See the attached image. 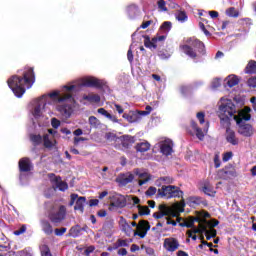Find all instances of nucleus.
I'll return each instance as SVG.
<instances>
[{"mask_svg":"<svg viewBox=\"0 0 256 256\" xmlns=\"http://www.w3.org/2000/svg\"><path fill=\"white\" fill-rule=\"evenodd\" d=\"M247 114L240 112L233 104L231 100H225L221 98V104L218 110V116L220 119V125L223 127H229L231 120L234 119L238 125V133L244 137H251L253 135V126L245 124V121H251V108H246Z\"/></svg>","mask_w":256,"mask_h":256,"instance_id":"f257e3e1","label":"nucleus"},{"mask_svg":"<svg viewBox=\"0 0 256 256\" xmlns=\"http://www.w3.org/2000/svg\"><path fill=\"white\" fill-rule=\"evenodd\" d=\"M81 89L78 85H65L63 86L62 93L53 91L48 94V97L55 103L56 111H58L61 119H69L73 115L75 107V98L73 95Z\"/></svg>","mask_w":256,"mask_h":256,"instance_id":"f03ea898","label":"nucleus"},{"mask_svg":"<svg viewBox=\"0 0 256 256\" xmlns=\"http://www.w3.org/2000/svg\"><path fill=\"white\" fill-rule=\"evenodd\" d=\"M8 87L14 93L15 97L21 99L27 89H31L35 84V72L31 67H25L18 71V75H13L7 80Z\"/></svg>","mask_w":256,"mask_h":256,"instance_id":"7ed1b4c3","label":"nucleus"},{"mask_svg":"<svg viewBox=\"0 0 256 256\" xmlns=\"http://www.w3.org/2000/svg\"><path fill=\"white\" fill-rule=\"evenodd\" d=\"M173 181V178L170 176H163L156 180L157 187H161V189H158L157 195L164 197V199H181V197H183V191H181L179 187L171 185Z\"/></svg>","mask_w":256,"mask_h":256,"instance_id":"20e7f679","label":"nucleus"},{"mask_svg":"<svg viewBox=\"0 0 256 256\" xmlns=\"http://www.w3.org/2000/svg\"><path fill=\"white\" fill-rule=\"evenodd\" d=\"M184 45L180 46L181 51L191 59H196L199 55H205V44L195 37L184 40Z\"/></svg>","mask_w":256,"mask_h":256,"instance_id":"39448f33","label":"nucleus"},{"mask_svg":"<svg viewBox=\"0 0 256 256\" xmlns=\"http://www.w3.org/2000/svg\"><path fill=\"white\" fill-rule=\"evenodd\" d=\"M196 117H197L200 125H204V126L202 128H200L199 126H197V122L192 121L191 127H192L197 139H199L200 141H203V139L205 138V133H207V131H209V122H205V113H203V112H198L196 114Z\"/></svg>","mask_w":256,"mask_h":256,"instance_id":"423d86ee","label":"nucleus"},{"mask_svg":"<svg viewBox=\"0 0 256 256\" xmlns=\"http://www.w3.org/2000/svg\"><path fill=\"white\" fill-rule=\"evenodd\" d=\"M47 99H48V96L43 95L40 98L36 99L34 102V107L32 109V115L34 117L32 122L34 126L37 125V122L35 121L43 117V111H45V107L47 106Z\"/></svg>","mask_w":256,"mask_h":256,"instance_id":"0eeeda50","label":"nucleus"},{"mask_svg":"<svg viewBox=\"0 0 256 256\" xmlns=\"http://www.w3.org/2000/svg\"><path fill=\"white\" fill-rule=\"evenodd\" d=\"M67 215V208L63 205L54 204L48 212L51 223H61Z\"/></svg>","mask_w":256,"mask_h":256,"instance_id":"6e6552de","label":"nucleus"},{"mask_svg":"<svg viewBox=\"0 0 256 256\" xmlns=\"http://www.w3.org/2000/svg\"><path fill=\"white\" fill-rule=\"evenodd\" d=\"M33 165L31 164V160L29 158H22L19 161V169H20V183L21 185H27L29 181V175L25 173H29Z\"/></svg>","mask_w":256,"mask_h":256,"instance_id":"1a4fd4ad","label":"nucleus"},{"mask_svg":"<svg viewBox=\"0 0 256 256\" xmlns=\"http://www.w3.org/2000/svg\"><path fill=\"white\" fill-rule=\"evenodd\" d=\"M30 141L33 143L34 147L42 143L46 149H53L55 147V143L51 141L49 134H45L43 137L39 134H32L30 135Z\"/></svg>","mask_w":256,"mask_h":256,"instance_id":"9d476101","label":"nucleus"},{"mask_svg":"<svg viewBox=\"0 0 256 256\" xmlns=\"http://www.w3.org/2000/svg\"><path fill=\"white\" fill-rule=\"evenodd\" d=\"M83 87H95V89H104L107 87V81L95 76H87L82 79Z\"/></svg>","mask_w":256,"mask_h":256,"instance_id":"9b49d317","label":"nucleus"},{"mask_svg":"<svg viewBox=\"0 0 256 256\" xmlns=\"http://www.w3.org/2000/svg\"><path fill=\"white\" fill-rule=\"evenodd\" d=\"M144 37V47L147 49H151V51L157 49V43H162V41H165L167 39V36H156L154 38H150L149 36H143Z\"/></svg>","mask_w":256,"mask_h":256,"instance_id":"f8f14e48","label":"nucleus"},{"mask_svg":"<svg viewBox=\"0 0 256 256\" xmlns=\"http://www.w3.org/2000/svg\"><path fill=\"white\" fill-rule=\"evenodd\" d=\"M151 229V224L146 220H140L138 223V231L134 232V237H140V239H145L147 233Z\"/></svg>","mask_w":256,"mask_h":256,"instance_id":"ddd939ff","label":"nucleus"},{"mask_svg":"<svg viewBox=\"0 0 256 256\" xmlns=\"http://www.w3.org/2000/svg\"><path fill=\"white\" fill-rule=\"evenodd\" d=\"M158 147L162 155L169 157L173 153V140L166 138L158 143Z\"/></svg>","mask_w":256,"mask_h":256,"instance_id":"4468645a","label":"nucleus"},{"mask_svg":"<svg viewBox=\"0 0 256 256\" xmlns=\"http://www.w3.org/2000/svg\"><path fill=\"white\" fill-rule=\"evenodd\" d=\"M50 181L52 183L53 189L58 191H67L69 189V185L67 182H64L60 176H55L54 174L50 175Z\"/></svg>","mask_w":256,"mask_h":256,"instance_id":"2eb2a0df","label":"nucleus"},{"mask_svg":"<svg viewBox=\"0 0 256 256\" xmlns=\"http://www.w3.org/2000/svg\"><path fill=\"white\" fill-rule=\"evenodd\" d=\"M163 247L168 253H175L179 249V240L177 238L169 237L164 240Z\"/></svg>","mask_w":256,"mask_h":256,"instance_id":"dca6fc26","label":"nucleus"},{"mask_svg":"<svg viewBox=\"0 0 256 256\" xmlns=\"http://www.w3.org/2000/svg\"><path fill=\"white\" fill-rule=\"evenodd\" d=\"M127 206V199L124 195L115 194L111 200V207H117L118 209H123Z\"/></svg>","mask_w":256,"mask_h":256,"instance_id":"f3484780","label":"nucleus"},{"mask_svg":"<svg viewBox=\"0 0 256 256\" xmlns=\"http://www.w3.org/2000/svg\"><path fill=\"white\" fill-rule=\"evenodd\" d=\"M133 179H135V176L131 172L119 174L116 178V183H119V185L125 187V185H129V183H133Z\"/></svg>","mask_w":256,"mask_h":256,"instance_id":"a211bd4d","label":"nucleus"},{"mask_svg":"<svg viewBox=\"0 0 256 256\" xmlns=\"http://www.w3.org/2000/svg\"><path fill=\"white\" fill-rule=\"evenodd\" d=\"M195 233H205L207 241H211L214 237H217V230L211 228L210 230L207 229L206 225H202L200 229H196Z\"/></svg>","mask_w":256,"mask_h":256,"instance_id":"6ab92c4d","label":"nucleus"},{"mask_svg":"<svg viewBox=\"0 0 256 256\" xmlns=\"http://www.w3.org/2000/svg\"><path fill=\"white\" fill-rule=\"evenodd\" d=\"M134 174L137 175V177H139V179H141V180H139L140 187L145 185L146 183H149V181L151 179L147 172L139 170V169H135Z\"/></svg>","mask_w":256,"mask_h":256,"instance_id":"aec40b11","label":"nucleus"},{"mask_svg":"<svg viewBox=\"0 0 256 256\" xmlns=\"http://www.w3.org/2000/svg\"><path fill=\"white\" fill-rule=\"evenodd\" d=\"M187 203L189 207H199V205H207V201L197 196L189 197Z\"/></svg>","mask_w":256,"mask_h":256,"instance_id":"412c9836","label":"nucleus"},{"mask_svg":"<svg viewBox=\"0 0 256 256\" xmlns=\"http://www.w3.org/2000/svg\"><path fill=\"white\" fill-rule=\"evenodd\" d=\"M235 85H239V78L235 74H231L224 79L225 87H235Z\"/></svg>","mask_w":256,"mask_h":256,"instance_id":"4be33fe9","label":"nucleus"},{"mask_svg":"<svg viewBox=\"0 0 256 256\" xmlns=\"http://www.w3.org/2000/svg\"><path fill=\"white\" fill-rule=\"evenodd\" d=\"M126 13L129 19H136L139 15V7L136 4H131L126 8Z\"/></svg>","mask_w":256,"mask_h":256,"instance_id":"5701e85b","label":"nucleus"},{"mask_svg":"<svg viewBox=\"0 0 256 256\" xmlns=\"http://www.w3.org/2000/svg\"><path fill=\"white\" fill-rule=\"evenodd\" d=\"M224 129H226V140L228 141V143H230L231 145H239V139H237V137L235 136V132L229 130V127H224Z\"/></svg>","mask_w":256,"mask_h":256,"instance_id":"b1692460","label":"nucleus"},{"mask_svg":"<svg viewBox=\"0 0 256 256\" xmlns=\"http://www.w3.org/2000/svg\"><path fill=\"white\" fill-rule=\"evenodd\" d=\"M85 203H87V198L85 196L78 197L74 206V210L83 213L85 211Z\"/></svg>","mask_w":256,"mask_h":256,"instance_id":"393cba45","label":"nucleus"},{"mask_svg":"<svg viewBox=\"0 0 256 256\" xmlns=\"http://www.w3.org/2000/svg\"><path fill=\"white\" fill-rule=\"evenodd\" d=\"M123 119L128 121V123H137L139 121V113L130 111L129 113H124L122 115Z\"/></svg>","mask_w":256,"mask_h":256,"instance_id":"a878e982","label":"nucleus"},{"mask_svg":"<svg viewBox=\"0 0 256 256\" xmlns=\"http://www.w3.org/2000/svg\"><path fill=\"white\" fill-rule=\"evenodd\" d=\"M200 217L201 218H199V217L195 218L194 221L196 223H199L200 228L203 227V225L207 226V223H209L207 221V219H209V217H211V214H209V212L203 211V212H201Z\"/></svg>","mask_w":256,"mask_h":256,"instance_id":"bb28decb","label":"nucleus"},{"mask_svg":"<svg viewBox=\"0 0 256 256\" xmlns=\"http://www.w3.org/2000/svg\"><path fill=\"white\" fill-rule=\"evenodd\" d=\"M121 230L127 237H131L132 235H135V230H133V227L130 226L129 223H127L125 220L121 223Z\"/></svg>","mask_w":256,"mask_h":256,"instance_id":"cd10ccee","label":"nucleus"},{"mask_svg":"<svg viewBox=\"0 0 256 256\" xmlns=\"http://www.w3.org/2000/svg\"><path fill=\"white\" fill-rule=\"evenodd\" d=\"M160 212L159 213H154L153 217L155 219H163V217H167V215L169 214V207H167V205H160L159 206Z\"/></svg>","mask_w":256,"mask_h":256,"instance_id":"c85d7f7f","label":"nucleus"},{"mask_svg":"<svg viewBox=\"0 0 256 256\" xmlns=\"http://www.w3.org/2000/svg\"><path fill=\"white\" fill-rule=\"evenodd\" d=\"M82 101H88L89 103H99L101 101V96H99V94H84L82 96Z\"/></svg>","mask_w":256,"mask_h":256,"instance_id":"c756f323","label":"nucleus"},{"mask_svg":"<svg viewBox=\"0 0 256 256\" xmlns=\"http://www.w3.org/2000/svg\"><path fill=\"white\" fill-rule=\"evenodd\" d=\"M41 227H42V231L46 235H51L53 233V226H51V223L49 221L42 220L41 221Z\"/></svg>","mask_w":256,"mask_h":256,"instance_id":"7c9ffc66","label":"nucleus"},{"mask_svg":"<svg viewBox=\"0 0 256 256\" xmlns=\"http://www.w3.org/2000/svg\"><path fill=\"white\" fill-rule=\"evenodd\" d=\"M149 149H151V144H149V142H139L136 145V151H138L139 153H146V151H149Z\"/></svg>","mask_w":256,"mask_h":256,"instance_id":"2f4dec72","label":"nucleus"},{"mask_svg":"<svg viewBox=\"0 0 256 256\" xmlns=\"http://www.w3.org/2000/svg\"><path fill=\"white\" fill-rule=\"evenodd\" d=\"M81 230L82 228L79 225L72 226L69 230L68 237H73L74 239H76V237H79V235H81Z\"/></svg>","mask_w":256,"mask_h":256,"instance_id":"473e14b6","label":"nucleus"},{"mask_svg":"<svg viewBox=\"0 0 256 256\" xmlns=\"http://www.w3.org/2000/svg\"><path fill=\"white\" fill-rule=\"evenodd\" d=\"M121 141H122L123 147H125L126 149H129V147L133 145L135 140L131 136H123V139H121Z\"/></svg>","mask_w":256,"mask_h":256,"instance_id":"72a5a7b5","label":"nucleus"},{"mask_svg":"<svg viewBox=\"0 0 256 256\" xmlns=\"http://www.w3.org/2000/svg\"><path fill=\"white\" fill-rule=\"evenodd\" d=\"M245 73L250 74V75L253 73H256V62L255 61L251 60L247 64V66L245 68Z\"/></svg>","mask_w":256,"mask_h":256,"instance_id":"f704fd0d","label":"nucleus"},{"mask_svg":"<svg viewBox=\"0 0 256 256\" xmlns=\"http://www.w3.org/2000/svg\"><path fill=\"white\" fill-rule=\"evenodd\" d=\"M89 125L92 127V129H98L99 125H101V121L97 119L95 116H90L88 119Z\"/></svg>","mask_w":256,"mask_h":256,"instance_id":"c9c22d12","label":"nucleus"},{"mask_svg":"<svg viewBox=\"0 0 256 256\" xmlns=\"http://www.w3.org/2000/svg\"><path fill=\"white\" fill-rule=\"evenodd\" d=\"M172 27H173V24L171 23V21H165L161 24L160 31H162L163 33H169Z\"/></svg>","mask_w":256,"mask_h":256,"instance_id":"e433bc0d","label":"nucleus"},{"mask_svg":"<svg viewBox=\"0 0 256 256\" xmlns=\"http://www.w3.org/2000/svg\"><path fill=\"white\" fill-rule=\"evenodd\" d=\"M103 231L107 235H111V233L113 231V221L105 222L104 225H103Z\"/></svg>","mask_w":256,"mask_h":256,"instance_id":"4c0bfd02","label":"nucleus"},{"mask_svg":"<svg viewBox=\"0 0 256 256\" xmlns=\"http://www.w3.org/2000/svg\"><path fill=\"white\" fill-rule=\"evenodd\" d=\"M202 191L203 193H205V195H208V197H215V192L213 191V188H211L209 185L205 184L202 187Z\"/></svg>","mask_w":256,"mask_h":256,"instance_id":"58836bf2","label":"nucleus"},{"mask_svg":"<svg viewBox=\"0 0 256 256\" xmlns=\"http://www.w3.org/2000/svg\"><path fill=\"white\" fill-rule=\"evenodd\" d=\"M221 173L223 179H233V177H235L234 170H222Z\"/></svg>","mask_w":256,"mask_h":256,"instance_id":"ea45409f","label":"nucleus"},{"mask_svg":"<svg viewBox=\"0 0 256 256\" xmlns=\"http://www.w3.org/2000/svg\"><path fill=\"white\" fill-rule=\"evenodd\" d=\"M192 88L191 86H181L180 87V93L183 95V97H189L191 95Z\"/></svg>","mask_w":256,"mask_h":256,"instance_id":"a19ab883","label":"nucleus"},{"mask_svg":"<svg viewBox=\"0 0 256 256\" xmlns=\"http://www.w3.org/2000/svg\"><path fill=\"white\" fill-rule=\"evenodd\" d=\"M181 221V218H177L176 220H173L171 217L166 216L165 217V223L166 225H172V227H177V224Z\"/></svg>","mask_w":256,"mask_h":256,"instance_id":"79ce46f5","label":"nucleus"},{"mask_svg":"<svg viewBox=\"0 0 256 256\" xmlns=\"http://www.w3.org/2000/svg\"><path fill=\"white\" fill-rule=\"evenodd\" d=\"M176 19L177 21H179L180 23H185V21H187L188 17H187V13L180 11L176 14Z\"/></svg>","mask_w":256,"mask_h":256,"instance_id":"37998d69","label":"nucleus"},{"mask_svg":"<svg viewBox=\"0 0 256 256\" xmlns=\"http://www.w3.org/2000/svg\"><path fill=\"white\" fill-rule=\"evenodd\" d=\"M226 15L228 17H234V18H237L239 17V11L235 10L234 7H230L226 10Z\"/></svg>","mask_w":256,"mask_h":256,"instance_id":"c03bdc74","label":"nucleus"},{"mask_svg":"<svg viewBox=\"0 0 256 256\" xmlns=\"http://www.w3.org/2000/svg\"><path fill=\"white\" fill-rule=\"evenodd\" d=\"M137 208H138V211H139V215H141V216L149 215V213H151V210L147 206L138 205Z\"/></svg>","mask_w":256,"mask_h":256,"instance_id":"a18cd8bd","label":"nucleus"},{"mask_svg":"<svg viewBox=\"0 0 256 256\" xmlns=\"http://www.w3.org/2000/svg\"><path fill=\"white\" fill-rule=\"evenodd\" d=\"M155 193H157V188L154 186H151L147 189V191L145 192V195L146 197H153Z\"/></svg>","mask_w":256,"mask_h":256,"instance_id":"49530a36","label":"nucleus"},{"mask_svg":"<svg viewBox=\"0 0 256 256\" xmlns=\"http://www.w3.org/2000/svg\"><path fill=\"white\" fill-rule=\"evenodd\" d=\"M157 5L160 11H163V12L167 11V2H165V0H158Z\"/></svg>","mask_w":256,"mask_h":256,"instance_id":"de8ad7c7","label":"nucleus"},{"mask_svg":"<svg viewBox=\"0 0 256 256\" xmlns=\"http://www.w3.org/2000/svg\"><path fill=\"white\" fill-rule=\"evenodd\" d=\"M54 233L57 237H61L63 235H65V233H67V228L65 227H62V228H56L54 230Z\"/></svg>","mask_w":256,"mask_h":256,"instance_id":"09e8293b","label":"nucleus"},{"mask_svg":"<svg viewBox=\"0 0 256 256\" xmlns=\"http://www.w3.org/2000/svg\"><path fill=\"white\" fill-rule=\"evenodd\" d=\"M79 198V195L76 193H73L70 195V202L69 207H73L75 205V202L77 203V199Z\"/></svg>","mask_w":256,"mask_h":256,"instance_id":"8fccbe9b","label":"nucleus"},{"mask_svg":"<svg viewBox=\"0 0 256 256\" xmlns=\"http://www.w3.org/2000/svg\"><path fill=\"white\" fill-rule=\"evenodd\" d=\"M218 87H221V79L215 78L211 82V88L212 89H217Z\"/></svg>","mask_w":256,"mask_h":256,"instance_id":"3c124183","label":"nucleus"},{"mask_svg":"<svg viewBox=\"0 0 256 256\" xmlns=\"http://www.w3.org/2000/svg\"><path fill=\"white\" fill-rule=\"evenodd\" d=\"M41 255L42 256H53V255H51V250L49 249L48 246H43L41 248Z\"/></svg>","mask_w":256,"mask_h":256,"instance_id":"603ef678","label":"nucleus"},{"mask_svg":"<svg viewBox=\"0 0 256 256\" xmlns=\"http://www.w3.org/2000/svg\"><path fill=\"white\" fill-rule=\"evenodd\" d=\"M106 139L107 141H117V139H119V137H117V135L113 132H109L106 134Z\"/></svg>","mask_w":256,"mask_h":256,"instance_id":"864d4df0","label":"nucleus"},{"mask_svg":"<svg viewBox=\"0 0 256 256\" xmlns=\"http://www.w3.org/2000/svg\"><path fill=\"white\" fill-rule=\"evenodd\" d=\"M51 125L53 129H59V127L61 126V121H59V119L57 118H52Z\"/></svg>","mask_w":256,"mask_h":256,"instance_id":"5fc2aeb1","label":"nucleus"},{"mask_svg":"<svg viewBox=\"0 0 256 256\" xmlns=\"http://www.w3.org/2000/svg\"><path fill=\"white\" fill-rule=\"evenodd\" d=\"M25 231H27V226L22 225L18 230L14 231V235H16V236L23 235V233H25Z\"/></svg>","mask_w":256,"mask_h":256,"instance_id":"6e6d98bb","label":"nucleus"},{"mask_svg":"<svg viewBox=\"0 0 256 256\" xmlns=\"http://www.w3.org/2000/svg\"><path fill=\"white\" fill-rule=\"evenodd\" d=\"M119 247H129V241L127 239L117 240Z\"/></svg>","mask_w":256,"mask_h":256,"instance_id":"4d7b16f0","label":"nucleus"},{"mask_svg":"<svg viewBox=\"0 0 256 256\" xmlns=\"http://www.w3.org/2000/svg\"><path fill=\"white\" fill-rule=\"evenodd\" d=\"M93 251H95V246L91 245V246H88L85 251H84V255L85 256H90L91 253H93Z\"/></svg>","mask_w":256,"mask_h":256,"instance_id":"13d9d810","label":"nucleus"},{"mask_svg":"<svg viewBox=\"0 0 256 256\" xmlns=\"http://www.w3.org/2000/svg\"><path fill=\"white\" fill-rule=\"evenodd\" d=\"M112 109H114V111H117V113H119V115L123 114V107H121V105L119 104H113L112 105Z\"/></svg>","mask_w":256,"mask_h":256,"instance_id":"bf43d9fd","label":"nucleus"},{"mask_svg":"<svg viewBox=\"0 0 256 256\" xmlns=\"http://www.w3.org/2000/svg\"><path fill=\"white\" fill-rule=\"evenodd\" d=\"M158 57L162 60H165V59H169V57H171V54L169 53H166V52H163V51H160L158 53Z\"/></svg>","mask_w":256,"mask_h":256,"instance_id":"052dcab7","label":"nucleus"},{"mask_svg":"<svg viewBox=\"0 0 256 256\" xmlns=\"http://www.w3.org/2000/svg\"><path fill=\"white\" fill-rule=\"evenodd\" d=\"M97 112L99 113V115H103L104 117H106V119L111 115L109 112H107V110H105V108H99Z\"/></svg>","mask_w":256,"mask_h":256,"instance_id":"680f3d73","label":"nucleus"},{"mask_svg":"<svg viewBox=\"0 0 256 256\" xmlns=\"http://www.w3.org/2000/svg\"><path fill=\"white\" fill-rule=\"evenodd\" d=\"M151 23H153V20H144L140 25V29H147Z\"/></svg>","mask_w":256,"mask_h":256,"instance_id":"e2e57ef3","label":"nucleus"},{"mask_svg":"<svg viewBox=\"0 0 256 256\" xmlns=\"http://www.w3.org/2000/svg\"><path fill=\"white\" fill-rule=\"evenodd\" d=\"M214 165L216 169H219L221 167V160L219 159V155L214 156Z\"/></svg>","mask_w":256,"mask_h":256,"instance_id":"0e129e2a","label":"nucleus"},{"mask_svg":"<svg viewBox=\"0 0 256 256\" xmlns=\"http://www.w3.org/2000/svg\"><path fill=\"white\" fill-rule=\"evenodd\" d=\"M233 157V152H226L223 155V161L226 163L227 161H230V159Z\"/></svg>","mask_w":256,"mask_h":256,"instance_id":"69168bd1","label":"nucleus"},{"mask_svg":"<svg viewBox=\"0 0 256 256\" xmlns=\"http://www.w3.org/2000/svg\"><path fill=\"white\" fill-rule=\"evenodd\" d=\"M248 87H256V77H252L248 80Z\"/></svg>","mask_w":256,"mask_h":256,"instance_id":"338daca9","label":"nucleus"},{"mask_svg":"<svg viewBox=\"0 0 256 256\" xmlns=\"http://www.w3.org/2000/svg\"><path fill=\"white\" fill-rule=\"evenodd\" d=\"M127 59L129 61V63H133V51L131 50V46L130 49L127 52Z\"/></svg>","mask_w":256,"mask_h":256,"instance_id":"774afa93","label":"nucleus"}]
</instances>
